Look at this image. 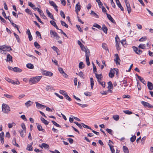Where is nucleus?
<instances>
[{"instance_id":"nucleus-1","label":"nucleus","mask_w":153,"mask_h":153,"mask_svg":"<svg viewBox=\"0 0 153 153\" xmlns=\"http://www.w3.org/2000/svg\"><path fill=\"white\" fill-rule=\"evenodd\" d=\"M42 76H37L30 78L29 80V83L30 85L38 83L42 78Z\"/></svg>"},{"instance_id":"nucleus-2","label":"nucleus","mask_w":153,"mask_h":153,"mask_svg":"<svg viewBox=\"0 0 153 153\" xmlns=\"http://www.w3.org/2000/svg\"><path fill=\"white\" fill-rule=\"evenodd\" d=\"M2 111L5 113H8L10 111V108L9 106L5 104H3L2 105Z\"/></svg>"},{"instance_id":"nucleus-3","label":"nucleus","mask_w":153,"mask_h":153,"mask_svg":"<svg viewBox=\"0 0 153 153\" xmlns=\"http://www.w3.org/2000/svg\"><path fill=\"white\" fill-rule=\"evenodd\" d=\"M114 70L116 71L117 73H118V69H117L114 68L113 70H112V69H111L110 71V72L109 73V77L111 78L113 77L114 76L115 72Z\"/></svg>"},{"instance_id":"nucleus-4","label":"nucleus","mask_w":153,"mask_h":153,"mask_svg":"<svg viewBox=\"0 0 153 153\" xmlns=\"http://www.w3.org/2000/svg\"><path fill=\"white\" fill-rule=\"evenodd\" d=\"M115 56V58L114 59V62H115L116 64L117 65H120V62L121 61L120 59L119 56L118 54H115L114 55Z\"/></svg>"},{"instance_id":"nucleus-5","label":"nucleus","mask_w":153,"mask_h":153,"mask_svg":"<svg viewBox=\"0 0 153 153\" xmlns=\"http://www.w3.org/2000/svg\"><path fill=\"white\" fill-rule=\"evenodd\" d=\"M125 2L126 3V7L128 13L129 14L131 12V11L130 4L128 3L127 0H125Z\"/></svg>"},{"instance_id":"nucleus-6","label":"nucleus","mask_w":153,"mask_h":153,"mask_svg":"<svg viewBox=\"0 0 153 153\" xmlns=\"http://www.w3.org/2000/svg\"><path fill=\"white\" fill-rule=\"evenodd\" d=\"M42 74L43 75L49 76H51L53 75V74L52 72L45 70L42 71Z\"/></svg>"},{"instance_id":"nucleus-7","label":"nucleus","mask_w":153,"mask_h":153,"mask_svg":"<svg viewBox=\"0 0 153 153\" xmlns=\"http://www.w3.org/2000/svg\"><path fill=\"white\" fill-rule=\"evenodd\" d=\"M81 49L82 51L85 52V55H90V53L89 50L88 49H87L86 48H85L84 47V45L81 48Z\"/></svg>"},{"instance_id":"nucleus-8","label":"nucleus","mask_w":153,"mask_h":153,"mask_svg":"<svg viewBox=\"0 0 153 153\" xmlns=\"http://www.w3.org/2000/svg\"><path fill=\"white\" fill-rule=\"evenodd\" d=\"M141 104L146 107L150 108H151L153 107L152 105H150L149 103L147 102L143 101L141 102Z\"/></svg>"},{"instance_id":"nucleus-9","label":"nucleus","mask_w":153,"mask_h":153,"mask_svg":"<svg viewBox=\"0 0 153 153\" xmlns=\"http://www.w3.org/2000/svg\"><path fill=\"white\" fill-rule=\"evenodd\" d=\"M20 135L21 137H24L25 136V134L26 132V129H24L23 130H20L19 131Z\"/></svg>"},{"instance_id":"nucleus-10","label":"nucleus","mask_w":153,"mask_h":153,"mask_svg":"<svg viewBox=\"0 0 153 153\" xmlns=\"http://www.w3.org/2000/svg\"><path fill=\"white\" fill-rule=\"evenodd\" d=\"M106 15L108 19L110 20L111 22L114 24H115L116 22L112 17L111 16V15L109 14L106 13Z\"/></svg>"},{"instance_id":"nucleus-11","label":"nucleus","mask_w":153,"mask_h":153,"mask_svg":"<svg viewBox=\"0 0 153 153\" xmlns=\"http://www.w3.org/2000/svg\"><path fill=\"white\" fill-rule=\"evenodd\" d=\"M95 74L96 77L97 79L98 82H100L101 81L102 78V76L101 74H98L97 73H95Z\"/></svg>"},{"instance_id":"nucleus-12","label":"nucleus","mask_w":153,"mask_h":153,"mask_svg":"<svg viewBox=\"0 0 153 153\" xmlns=\"http://www.w3.org/2000/svg\"><path fill=\"white\" fill-rule=\"evenodd\" d=\"M35 103L36 105V107L38 108H44L46 107V106L40 104L37 102H36Z\"/></svg>"},{"instance_id":"nucleus-13","label":"nucleus","mask_w":153,"mask_h":153,"mask_svg":"<svg viewBox=\"0 0 153 153\" xmlns=\"http://www.w3.org/2000/svg\"><path fill=\"white\" fill-rule=\"evenodd\" d=\"M36 125L37 129L39 131H42L43 132H45V130L42 128V127L41 125L37 123L36 124Z\"/></svg>"},{"instance_id":"nucleus-14","label":"nucleus","mask_w":153,"mask_h":153,"mask_svg":"<svg viewBox=\"0 0 153 153\" xmlns=\"http://www.w3.org/2000/svg\"><path fill=\"white\" fill-rule=\"evenodd\" d=\"M138 78L140 80L143 84L146 85V82L144 80V79L143 78L141 77L140 76H139L137 74L136 75Z\"/></svg>"},{"instance_id":"nucleus-15","label":"nucleus","mask_w":153,"mask_h":153,"mask_svg":"<svg viewBox=\"0 0 153 153\" xmlns=\"http://www.w3.org/2000/svg\"><path fill=\"white\" fill-rule=\"evenodd\" d=\"M50 34L51 35V37L54 38L57 35V33L51 30H50Z\"/></svg>"},{"instance_id":"nucleus-16","label":"nucleus","mask_w":153,"mask_h":153,"mask_svg":"<svg viewBox=\"0 0 153 153\" xmlns=\"http://www.w3.org/2000/svg\"><path fill=\"white\" fill-rule=\"evenodd\" d=\"M147 86L148 89L150 90L153 89V85L152 83L148 81L147 82Z\"/></svg>"},{"instance_id":"nucleus-17","label":"nucleus","mask_w":153,"mask_h":153,"mask_svg":"<svg viewBox=\"0 0 153 153\" xmlns=\"http://www.w3.org/2000/svg\"><path fill=\"white\" fill-rule=\"evenodd\" d=\"M81 9L80 5L79 3V2L76 5V12L77 13Z\"/></svg>"},{"instance_id":"nucleus-18","label":"nucleus","mask_w":153,"mask_h":153,"mask_svg":"<svg viewBox=\"0 0 153 153\" xmlns=\"http://www.w3.org/2000/svg\"><path fill=\"white\" fill-rule=\"evenodd\" d=\"M108 90H110L111 89H113V86L112 82L111 81H109L108 82Z\"/></svg>"},{"instance_id":"nucleus-19","label":"nucleus","mask_w":153,"mask_h":153,"mask_svg":"<svg viewBox=\"0 0 153 153\" xmlns=\"http://www.w3.org/2000/svg\"><path fill=\"white\" fill-rule=\"evenodd\" d=\"M33 144V143L32 142L30 145L28 144L27 147L26 149L27 150L29 151H32L33 150V147L32 146V145Z\"/></svg>"},{"instance_id":"nucleus-20","label":"nucleus","mask_w":153,"mask_h":153,"mask_svg":"<svg viewBox=\"0 0 153 153\" xmlns=\"http://www.w3.org/2000/svg\"><path fill=\"white\" fill-rule=\"evenodd\" d=\"M50 23L51 25L56 27L57 29H59L57 25L56 22L54 21L53 20L50 21Z\"/></svg>"},{"instance_id":"nucleus-21","label":"nucleus","mask_w":153,"mask_h":153,"mask_svg":"<svg viewBox=\"0 0 153 153\" xmlns=\"http://www.w3.org/2000/svg\"><path fill=\"white\" fill-rule=\"evenodd\" d=\"M90 55H85L86 57V61L87 63V64L88 66H89L90 65V63L89 62V56Z\"/></svg>"},{"instance_id":"nucleus-22","label":"nucleus","mask_w":153,"mask_h":153,"mask_svg":"<svg viewBox=\"0 0 153 153\" xmlns=\"http://www.w3.org/2000/svg\"><path fill=\"white\" fill-rule=\"evenodd\" d=\"M102 30L105 33H107L108 28L105 25H103L102 26Z\"/></svg>"},{"instance_id":"nucleus-23","label":"nucleus","mask_w":153,"mask_h":153,"mask_svg":"<svg viewBox=\"0 0 153 153\" xmlns=\"http://www.w3.org/2000/svg\"><path fill=\"white\" fill-rule=\"evenodd\" d=\"M7 61H8L9 62L10 61L11 62H13L12 57L10 54H8L7 55Z\"/></svg>"},{"instance_id":"nucleus-24","label":"nucleus","mask_w":153,"mask_h":153,"mask_svg":"<svg viewBox=\"0 0 153 153\" xmlns=\"http://www.w3.org/2000/svg\"><path fill=\"white\" fill-rule=\"evenodd\" d=\"M33 102L31 101L30 100H29L25 103V106L27 107L30 106L31 105L33 104Z\"/></svg>"},{"instance_id":"nucleus-25","label":"nucleus","mask_w":153,"mask_h":153,"mask_svg":"<svg viewBox=\"0 0 153 153\" xmlns=\"http://www.w3.org/2000/svg\"><path fill=\"white\" fill-rule=\"evenodd\" d=\"M4 51H10L12 50V49L10 47L8 46H7L5 45V46L4 47Z\"/></svg>"},{"instance_id":"nucleus-26","label":"nucleus","mask_w":153,"mask_h":153,"mask_svg":"<svg viewBox=\"0 0 153 153\" xmlns=\"http://www.w3.org/2000/svg\"><path fill=\"white\" fill-rule=\"evenodd\" d=\"M12 69H13V71L15 72H20L22 71V70L17 68V67H14L13 68H12Z\"/></svg>"},{"instance_id":"nucleus-27","label":"nucleus","mask_w":153,"mask_h":153,"mask_svg":"<svg viewBox=\"0 0 153 153\" xmlns=\"http://www.w3.org/2000/svg\"><path fill=\"white\" fill-rule=\"evenodd\" d=\"M41 120L42 121V122L45 124V125H47L48 124V121L44 119L43 117H41Z\"/></svg>"},{"instance_id":"nucleus-28","label":"nucleus","mask_w":153,"mask_h":153,"mask_svg":"<svg viewBox=\"0 0 153 153\" xmlns=\"http://www.w3.org/2000/svg\"><path fill=\"white\" fill-rule=\"evenodd\" d=\"M12 142L13 145L18 147H19V146L16 143V139L15 138H13Z\"/></svg>"},{"instance_id":"nucleus-29","label":"nucleus","mask_w":153,"mask_h":153,"mask_svg":"<svg viewBox=\"0 0 153 153\" xmlns=\"http://www.w3.org/2000/svg\"><path fill=\"white\" fill-rule=\"evenodd\" d=\"M26 67L28 68L32 69L34 68L33 65L31 63H28L26 65Z\"/></svg>"},{"instance_id":"nucleus-30","label":"nucleus","mask_w":153,"mask_h":153,"mask_svg":"<svg viewBox=\"0 0 153 153\" xmlns=\"http://www.w3.org/2000/svg\"><path fill=\"white\" fill-rule=\"evenodd\" d=\"M4 96L7 98L12 99L13 98V96L11 95L7 94H4Z\"/></svg>"},{"instance_id":"nucleus-31","label":"nucleus","mask_w":153,"mask_h":153,"mask_svg":"<svg viewBox=\"0 0 153 153\" xmlns=\"http://www.w3.org/2000/svg\"><path fill=\"white\" fill-rule=\"evenodd\" d=\"M123 151L125 153H129V151L128 148L125 146L123 147Z\"/></svg>"},{"instance_id":"nucleus-32","label":"nucleus","mask_w":153,"mask_h":153,"mask_svg":"<svg viewBox=\"0 0 153 153\" xmlns=\"http://www.w3.org/2000/svg\"><path fill=\"white\" fill-rule=\"evenodd\" d=\"M90 79L91 85V89H93L94 85V81L92 78L91 77Z\"/></svg>"},{"instance_id":"nucleus-33","label":"nucleus","mask_w":153,"mask_h":153,"mask_svg":"<svg viewBox=\"0 0 153 153\" xmlns=\"http://www.w3.org/2000/svg\"><path fill=\"white\" fill-rule=\"evenodd\" d=\"M113 118L116 121H117L119 119V116L118 115H114L113 116Z\"/></svg>"},{"instance_id":"nucleus-34","label":"nucleus","mask_w":153,"mask_h":153,"mask_svg":"<svg viewBox=\"0 0 153 153\" xmlns=\"http://www.w3.org/2000/svg\"><path fill=\"white\" fill-rule=\"evenodd\" d=\"M15 37L17 40V41L19 43H20V39L19 38V36L16 34L15 32L13 33Z\"/></svg>"},{"instance_id":"nucleus-35","label":"nucleus","mask_w":153,"mask_h":153,"mask_svg":"<svg viewBox=\"0 0 153 153\" xmlns=\"http://www.w3.org/2000/svg\"><path fill=\"white\" fill-rule=\"evenodd\" d=\"M91 14L93 16L96 18H98L99 17L98 15L96 13H95L92 10L91 11Z\"/></svg>"},{"instance_id":"nucleus-36","label":"nucleus","mask_w":153,"mask_h":153,"mask_svg":"<svg viewBox=\"0 0 153 153\" xmlns=\"http://www.w3.org/2000/svg\"><path fill=\"white\" fill-rule=\"evenodd\" d=\"M46 90L48 91H50L53 89V88L50 86L47 85L46 88Z\"/></svg>"},{"instance_id":"nucleus-37","label":"nucleus","mask_w":153,"mask_h":153,"mask_svg":"<svg viewBox=\"0 0 153 153\" xmlns=\"http://www.w3.org/2000/svg\"><path fill=\"white\" fill-rule=\"evenodd\" d=\"M60 22H61V25L62 26H65L67 28H68V25L67 24H66V23L65 22H64V21H62L61 20L60 21Z\"/></svg>"},{"instance_id":"nucleus-38","label":"nucleus","mask_w":153,"mask_h":153,"mask_svg":"<svg viewBox=\"0 0 153 153\" xmlns=\"http://www.w3.org/2000/svg\"><path fill=\"white\" fill-rule=\"evenodd\" d=\"M84 65L83 63L82 62H81L79 64V68L81 69L83 68L84 67Z\"/></svg>"},{"instance_id":"nucleus-39","label":"nucleus","mask_w":153,"mask_h":153,"mask_svg":"<svg viewBox=\"0 0 153 153\" xmlns=\"http://www.w3.org/2000/svg\"><path fill=\"white\" fill-rule=\"evenodd\" d=\"M93 26L94 27H96L99 29L100 30L102 29V28H101V27L100 25L97 24H96V23L94 24L93 25Z\"/></svg>"},{"instance_id":"nucleus-40","label":"nucleus","mask_w":153,"mask_h":153,"mask_svg":"<svg viewBox=\"0 0 153 153\" xmlns=\"http://www.w3.org/2000/svg\"><path fill=\"white\" fill-rule=\"evenodd\" d=\"M41 146L43 147L45 149H48L49 147V146L48 145L45 143H42Z\"/></svg>"},{"instance_id":"nucleus-41","label":"nucleus","mask_w":153,"mask_h":153,"mask_svg":"<svg viewBox=\"0 0 153 153\" xmlns=\"http://www.w3.org/2000/svg\"><path fill=\"white\" fill-rule=\"evenodd\" d=\"M10 83H12V84H14V85H15V84L19 85L20 83L19 82L18 80L17 81H14L12 80L11 81V82Z\"/></svg>"},{"instance_id":"nucleus-42","label":"nucleus","mask_w":153,"mask_h":153,"mask_svg":"<svg viewBox=\"0 0 153 153\" xmlns=\"http://www.w3.org/2000/svg\"><path fill=\"white\" fill-rule=\"evenodd\" d=\"M59 92L60 93L63 95L64 97L67 94L66 92L63 90H60Z\"/></svg>"},{"instance_id":"nucleus-43","label":"nucleus","mask_w":153,"mask_h":153,"mask_svg":"<svg viewBox=\"0 0 153 153\" xmlns=\"http://www.w3.org/2000/svg\"><path fill=\"white\" fill-rule=\"evenodd\" d=\"M82 126L84 128H88V129H90V130H92V129H91V128L90 127L88 126H87V125H85L83 123H82Z\"/></svg>"},{"instance_id":"nucleus-44","label":"nucleus","mask_w":153,"mask_h":153,"mask_svg":"<svg viewBox=\"0 0 153 153\" xmlns=\"http://www.w3.org/2000/svg\"><path fill=\"white\" fill-rule=\"evenodd\" d=\"M49 3L50 5L51 6H53V7H54L56 5L55 3H54V2L53 1H49Z\"/></svg>"},{"instance_id":"nucleus-45","label":"nucleus","mask_w":153,"mask_h":153,"mask_svg":"<svg viewBox=\"0 0 153 153\" xmlns=\"http://www.w3.org/2000/svg\"><path fill=\"white\" fill-rule=\"evenodd\" d=\"M123 112L126 114H132V111H130L128 110L123 111Z\"/></svg>"},{"instance_id":"nucleus-46","label":"nucleus","mask_w":153,"mask_h":153,"mask_svg":"<svg viewBox=\"0 0 153 153\" xmlns=\"http://www.w3.org/2000/svg\"><path fill=\"white\" fill-rule=\"evenodd\" d=\"M116 49L117 51H119L120 49V48L119 46V44H120L119 42L118 43V42H116Z\"/></svg>"},{"instance_id":"nucleus-47","label":"nucleus","mask_w":153,"mask_h":153,"mask_svg":"<svg viewBox=\"0 0 153 153\" xmlns=\"http://www.w3.org/2000/svg\"><path fill=\"white\" fill-rule=\"evenodd\" d=\"M147 39L146 36H143L140 39L139 41L140 42H143L145 41Z\"/></svg>"},{"instance_id":"nucleus-48","label":"nucleus","mask_w":153,"mask_h":153,"mask_svg":"<svg viewBox=\"0 0 153 153\" xmlns=\"http://www.w3.org/2000/svg\"><path fill=\"white\" fill-rule=\"evenodd\" d=\"M136 138V136L134 135L130 138V140L131 142H133L135 140Z\"/></svg>"},{"instance_id":"nucleus-49","label":"nucleus","mask_w":153,"mask_h":153,"mask_svg":"<svg viewBox=\"0 0 153 153\" xmlns=\"http://www.w3.org/2000/svg\"><path fill=\"white\" fill-rule=\"evenodd\" d=\"M12 25H13V26L14 27H15V28H16V29L18 30L19 33H20V32L19 30V28L18 27L17 25H16L13 22H12Z\"/></svg>"},{"instance_id":"nucleus-50","label":"nucleus","mask_w":153,"mask_h":153,"mask_svg":"<svg viewBox=\"0 0 153 153\" xmlns=\"http://www.w3.org/2000/svg\"><path fill=\"white\" fill-rule=\"evenodd\" d=\"M139 48L144 49L145 48V45L143 44H140L138 46Z\"/></svg>"},{"instance_id":"nucleus-51","label":"nucleus","mask_w":153,"mask_h":153,"mask_svg":"<svg viewBox=\"0 0 153 153\" xmlns=\"http://www.w3.org/2000/svg\"><path fill=\"white\" fill-rule=\"evenodd\" d=\"M52 122L53 123V125H54L55 126H56L57 127L61 128V126L58 123H57L56 122L54 121H52Z\"/></svg>"},{"instance_id":"nucleus-52","label":"nucleus","mask_w":153,"mask_h":153,"mask_svg":"<svg viewBox=\"0 0 153 153\" xmlns=\"http://www.w3.org/2000/svg\"><path fill=\"white\" fill-rule=\"evenodd\" d=\"M79 75L82 79H84V78L83 73L82 71H80L79 73Z\"/></svg>"},{"instance_id":"nucleus-53","label":"nucleus","mask_w":153,"mask_h":153,"mask_svg":"<svg viewBox=\"0 0 153 153\" xmlns=\"http://www.w3.org/2000/svg\"><path fill=\"white\" fill-rule=\"evenodd\" d=\"M96 1L98 3L99 6L100 7H101V6H102L103 4L100 1V0H96Z\"/></svg>"},{"instance_id":"nucleus-54","label":"nucleus","mask_w":153,"mask_h":153,"mask_svg":"<svg viewBox=\"0 0 153 153\" xmlns=\"http://www.w3.org/2000/svg\"><path fill=\"white\" fill-rule=\"evenodd\" d=\"M106 131L110 134H111V135L112 134L113 131L111 129L108 128H107L106 129Z\"/></svg>"},{"instance_id":"nucleus-55","label":"nucleus","mask_w":153,"mask_h":153,"mask_svg":"<svg viewBox=\"0 0 153 153\" xmlns=\"http://www.w3.org/2000/svg\"><path fill=\"white\" fill-rule=\"evenodd\" d=\"M48 16L51 19L54 20V17H53V15L51 14V13L49 12V13H48L47 14Z\"/></svg>"},{"instance_id":"nucleus-56","label":"nucleus","mask_w":153,"mask_h":153,"mask_svg":"<svg viewBox=\"0 0 153 153\" xmlns=\"http://www.w3.org/2000/svg\"><path fill=\"white\" fill-rule=\"evenodd\" d=\"M75 124L76 125H77L78 126L80 129H82V126L80 124L78 123L77 122H74Z\"/></svg>"},{"instance_id":"nucleus-57","label":"nucleus","mask_w":153,"mask_h":153,"mask_svg":"<svg viewBox=\"0 0 153 153\" xmlns=\"http://www.w3.org/2000/svg\"><path fill=\"white\" fill-rule=\"evenodd\" d=\"M75 103L77 104V105H79L81 106L82 108H84L85 107H87V105L86 104H83L82 105L80 103H77L76 102H75Z\"/></svg>"},{"instance_id":"nucleus-58","label":"nucleus","mask_w":153,"mask_h":153,"mask_svg":"<svg viewBox=\"0 0 153 153\" xmlns=\"http://www.w3.org/2000/svg\"><path fill=\"white\" fill-rule=\"evenodd\" d=\"M28 4L29 6L32 7L33 9L35 7V5L33 4L31 2H29Z\"/></svg>"},{"instance_id":"nucleus-59","label":"nucleus","mask_w":153,"mask_h":153,"mask_svg":"<svg viewBox=\"0 0 153 153\" xmlns=\"http://www.w3.org/2000/svg\"><path fill=\"white\" fill-rule=\"evenodd\" d=\"M34 45L37 48H40V45L39 44L36 42H35L34 43Z\"/></svg>"},{"instance_id":"nucleus-60","label":"nucleus","mask_w":153,"mask_h":153,"mask_svg":"<svg viewBox=\"0 0 153 153\" xmlns=\"http://www.w3.org/2000/svg\"><path fill=\"white\" fill-rule=\"evenodd\" d=\"M102 47L103 49H105V50L108 49L107 47L106 44L105 43H103L102 44Z\"/></svg>"},{"instance_id":"nucleus-61","label":"nucleus","mask_w":153,"mask_h":153,"mask_svg":"<svg viewBox=\"0 0 153 153\" xmlns=\"http://www.w3.org/2000/svg\"><path fill=\"white\" fill-rule=\"evenodd\" d=\"M60 14L61 16L64 19H65V15L64 13L61 10L60 12Z\"/></svg>"},{"instance_id":"nucleus-62","label":"nucleus","mask_w":153,"mask_h":153,"mask_svg":"<svg viewBox=\"0 0 153 153\" xmlns=\"http://www.w3.org/2000/svg\"><path fill=\"white\" fill-rule=\"evenodd\" d=\"M25 11L27 13L30 15L32 14V12L29 9H28V8L26 9L25 10Z\"/></svg>"},{"instance_id":"nucleus-63","label":"nucleus","mask_w":153,"mask_h":153,"mask_svg":"<svg viewBox=\"0 0 153 153\" xmlns=\"http://www.w3.org/2000/svg\"><path fill=\"white\" fill-rule=\"evenodd\" d=\"M65 98L66 99H67V100L69 101H71V99L69 97V96H68L67 94L65 96Z\"/></svg>"},{"instance_id":"nucleus-64","label":"nucleus","mask_w":153,"mask_h":153,"mask_svg":"<svg viewBox=\"0 0 153 153\" xmlns=\"http://www.w3.org/2000/svg\"><path fill=\"white\" fill-rule=\"evenodd\" d=\"M54 94L56 96H57L60 99H63V97L62 96L60 95L58 93H55Z\"/></svg>"}]
</instances>
